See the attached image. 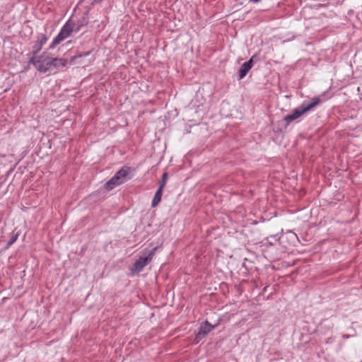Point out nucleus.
<instances>
[{
	"label": "nucleus",
	"mask_w": 362,
	"mask_h": 362,
	"mask_svg": "<svg viewBox=\"0 0 362 362\" xmlns=\"http://www.w3.org/2000/svg\"><path fill=\"white\" fill-rule=\"evenodd\" d=\"M130 170L131 168L129 167L124 166L118 170L112 177L118 184L122 185L127 180Z\"/></svg>",
	"instance_id": "obj_6"
},
{
	"label": "nucleus",
	"mask_w": 362,
	"mask_h": 362,
	"mask_svg": "<svg viewBox=\"0 0 362 362\" xmlns=\"http://www.w3.org/2000/svg\"><path fill=\"white\" fill-rule=\"evenodd\" d=\"M218 324L215 325H211L209 321L206 320L200 325L199 330L195 335L194 342L199 343L202 339L206 337V335L213 330Z\"/></svg>",
	"instance_id": "obj_3"
},
{
	"label": "nucleus",
	"mask_w": 362,
	"mask_h": 362,
	"mask_svg": "<svg viewBox=\"0 0 362 362\" xmlns=\"http://www.w3.org/2000/svg\"><path fill=\"white\" fill-rule=\"evenodd\" d=\"M93 50V49H91V50H89L87 52H84L83 53H80V54H76V55L71 57L69 60V64H73L75 62V60L78 58H81V57L89 56L90 54H91Z\"/></svg>",
	"instance_id": "obj_13"
},
{
	"label": "nucleus",
	"mask_w": 362,
	"mask_h": 362,
	"mask_svg": "<svg viewBox=\"0 0 362 362\" xmlns=\"http://www.w3.org/2000/svg\"><path fill=\"white\" fill-rule=\"evenodd\" d=\"M251 2L252 3H258L261 0H250Z\"/></svg>",
	"instance_id": "obj_19"
},
{
	"label": "nucleus",
	"mask_w": 362,
	"mask_h": 362,
	"mask_svg": "<svg viewBox=\"0 0 362 362\" xmlns=\"http://www.w3.org/2000/svg\"><path fill=\"white\" fill-rule=\"evenodd\" d=\"M119 185L117 182V181L113 178L111 177L105 185H104V189L110 191L113 189L116 186Z\"/></svg>",
	"instance_id": "obj_12"
},
{
	"label": "nucleus",
	"mask_w": 362,
	"mask_h": 362,
	"mask_svg": "<svg viewBox=\"0 0 362 362\" xmlns=\"http://www.w3.org/2000/svg\"><path fill=\"white\" fill-rule=\"evenodd\" d=\"M163 189L158 188L151 202V206L156 207L161 201Z\"/></svg>",
	"instance_id": "obj_10"
},
{
	"label": "nucleus",
	"mask_w": 362,
	"mask_h": 362,
	"mask_svg": "<svg viewBox=\"0 0 362 362\" xmlns=\"http://www.w3.org/2000/svg\"><path fill=\"white\" fill-rule=\"evenodd\" d=\"M69 63V62L66 59L52 57V66L56 69H59L60 67H66Z\"/></svg>",
	"instance_id": "obj_9"
},
{
	"label": "nucleus",
	"mask_w": 362,
	"mask_h": 362,
	"mask_svg": "<svg viewBox=\"0 0 362 362\" xmlns=\"http://www.w3.org/2000/svg\"><path fill=\"white\" fill-rule=\"evenodd\" d=\"M79 30H80V26H78L76 28L74 29V30H75L76 32L79 31Z\"/></svg>",
	"instance_id": "obj_20"
},
{
	"label": "nucleus",
	"mask_w": 362,
	"mask_h": 362,
	"mask_svg": "<svg viewBox=\"0 0 362 362\" xmlns=\"http://www.w3.org/2000/svg\"><path fill=\"white\" fill-rule=\"evenodd\" d=\"M66 38L60 34L58 35L53 39L52 43L49 45L48 49H53L56 47L57 45H59L62 41H64Z\"/></svg>",
	"instance_id": "obj_11"
},
{
	"label": "nucleus",
	"mask_w": 362,
	"mask_h": 362,
	"mask_svg": "<svg viewBox=\"0 0 362 362\" xmlns=\"http://www.w3.org/2000/svg\"><path fill=\"white\" fill-rule=\"evenodd\" d=\"M257 59V54H254L252 55L250 59L249 60H252V66H253V64H254V62L255 60Z\"/></svg>",
	"instance_id": "obj_18"
},
{
	"label": "nucleus",
	"mask_w": 362,
	"mask_h": 362,
	"mask_svg": "<svg viewBox=\"0 0 362 362\" xmlns=\"http://www.w3.org/2000/svg\"><path fill=\"white\" fill-rule=\"evenodd\" d=\"M18 236H19L18 233H14V232L11 233L10 239L8 241L5 248L8 249V247H10L17 240Z\"/></svg>",
	"instance_id": "obj_14"
},
{
	"label": "nucleus",
	"mask_w": 362,
	"mask_h": 362,
	"mask_svg": "<svg viewBox=\"0 0 362 362\" xmlns=\"http://www.w3.org/2000/svg\"><path fill=\"white\" fill-rule=\"evenodd\" d=\"M74 29V24L68 21L61 28L59 33L62 34L64 38H67L71 34Z\"/></svg>",
	"instance_id": "obj_7"
},
{
	"label": "nucleus",
	"mask_w": 362,
	"mask_h": 362,
	"mask_svg": "<svg viewBox=\"0 0 362 362\" xmlns=\"http://www.w3.org/2000/svg\"><path fill=\"white\" fill-rule=\"evenodd\" d=\"M168 179V173L167 172L163 173L162 177H161L160 180L159 181L158 187L160 189H164L166 185Z\"/></svg>",
	"instance_id": "obj_15"
},
{
	"label": "nucleus",
	"mask_w": 362,
	"mask_h": 362,
	"mask_svg": "<svg viewBox=\"0 0 362 362\" xmlns=\"http://www.w3.org/2000/svg\"><path fill=\"white\" fill-rule=\"evenodd\" d=\"M28 56H31L30 58H29V60H28V64H33L36 69H37V66H38V57L36 58V56H33V54H28Z\"/></svg>",
	"instance_id": "obj_17"
},
{
	"label": "nucleus",
	"mask_w": 362,
	"mask_h": 362,
	"mask_svg": "<svg viewBox=\"0 0 362 362\" xmlns=\"http://www.w3.org/2000/svg\"><path fill=\"white\" fill-rule=\"evenodd\" d=\"M252 67V60H248L247 62H244L238 71L239 79H243L247 74Z\"/></svg>",
	"instance_id": "obj_8"
},
{
	"label": "nucleus",
	"mask_w": 362,
	"mask_h": 362,
	"mask_svg": "<svg viewBox=\"0 0 362 362\" xmlns=\"http://www.w3.org/2000/svg\"><path fill=\"white\" fill-rule=\"evenodd\" d=\"M47 37L45 34H38L37 36V40L35 42L33 45V51L31 54H33V56H37V54L41 51L42 46L47 42Z\"/></svg>",
	"instance_id": "obj_5"
},
{
	"label": "nucleus",
	"mask_w": 362,
	"mask_h": 362,
	"mask_svg": "<svg viewBox=\"0 0 362 362\" xmlns=\"http://www.w3.org/2000/svg\"><path fill=\"white\" fill-rule=\"evenodd\" d=\"M321 103L322 100H320V97H314L309 101H304L300 106L293 109L290 114L286 115L284 117L281 122L285 123L284 128L286 129L291 122L297 119L304 114L313 110Z\"/></svg>",
	"instance_id": "obj_1"
},
{
	"label": "nucleus",
	"mask_w": 362,
	"mask_h": 362,
	"mask_svg": "<svg viewBox=\"0 0 362 362\" xmlns=\"http://www.w3.org/2000/svg\"><path fill=\"white\" fill-rule=\"evenodd\" d=\"M278 240V235H272L266 238V244L273 245Z\"/></svg>",
	"instance_id": "obj_16"
},
{
	"label": "nucleus",
	"mask_w": 362,
	"mask_h": 362,
	"mask_svg": "<svg viewBox=\"0 0 362 362\" xmlns=\"http://www.w3.org/2000/svg\"><path fill=\"white\" fill-rule=\"evenodd\" d=\"M52 66V57L47 56V52H44L38 56V66L37 69L38 71L46 73Z\"/></svg>",
	"instance_id": "obj_4"
},
{
	"label": "nucleus",
	"mask_w": 362,
	"mask_h": 362,
	"mask_svg": "<svg viewBox=\"0 0 362 362\" xmlns=\"http://www.w3.org/2000/svg\"><path fill=\"white\" fill-rule=\"evenodd\" d=\"M156 250L157 247H156L152 250H145L142 252L143 255L134 262L131 268L132 274L139 273L143 270V269L151 261Z\"/></svg>",
	"instance_id": "obj_2"
}]
</instances>
